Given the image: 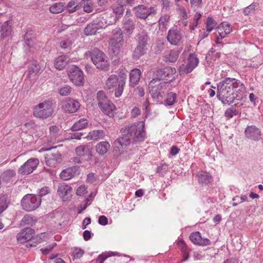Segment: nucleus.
Here are the masks:
<instances>
[{
	"instance_id": "nucleus-12",
	"label": "nucleus",
	"mask_w": 263,
	"mask_h": 263,
	"mask_svg": "<svg viewBox=\"0 0 263 263\" xmlns=\"http://www.w3.org/2000/svg\"><path fill=\"white\" fill-rule=\"evenodd\" d=\"M176 73V69L175 67H166L157 70L155 72L156 78L158 82L161 80H165L170 82L175 79V74Z\"/></svg>"
},
{
	"instance_id": "nucleus-11",
	"label": "nucleus",
	"mask_w": 263,
	"mask_h": 263,
	"mask_svg": "<svg viewBox=\"0 0 263 263\" xmlns=\"http://www.w3.org/2000/svg\"><path fill=\"white\" fill-rule=\"evenodd\" d=\"M48 153L45 155V162L46 164L50 167H56L61 163L62 155L55 147L47 149Z\"/></svg>"
},
{
	"instance_id": "nucleus-3",
	"label": "nucleus",
	"mask_w": 263,
	"mask_h": 263,
	"mask_svg": "<svg viewBox=\"0 0 263 263\" xmlns=\"http://www.w3.org/2000/svg\"><path fill=\"white\" fill-rule=\"evenodd\" d=\"M116 19L110 14L105 13L88 24L84 29V34L86 35H94L99 29L115 23Z\"/></svg>"
},
{
	"instance_id": "nucleus-9",
	"label": "nucleus",
	"mask_w": 263,
	"mask_h": 263,
	"mask_svg": "<svg viewBox=\"0 0 263 263\" xmlns=\"http://www.w3.org/2000/svg\"><path fill=\"white\" fill-rule=\"evenodd\" d=\"M67 74L70 80L77 86L84 84V78L82 71L76 65H72L67 70Z\"/></svg>"
},
{
	"instance_id": "nucleus-25",
	"label": "nucleus",
	"mask_w": 263,
	"mask_h": 263,
	"mask_svg": "<svg viewBox=\"0 0 263 263\" xmlns=\"http://www.w3.org/2000/svg\"><path fill=\"white\" fill-rule=\"evenodd\" d=\"M180 51L172 50L170 53L163 57V60L165 62L175 63L178 59Z\"/></svg>"
},
{
	"instance_id": "nucleus-38",
	"label": "nucleus",
	"mask_w": 263,
	"mask_h": 263,
	"mask_svg": "<svg viewBox=\"0 0 263 263\" xmlns=\"http://www.w3.org/2000/svg\"><path fill=\"white\" fill-rule=\"evenodd\" d=\"M195 68L187 62L179 66L178 71L180 76L191 72Z\"/></svg>"
},
{
	"instance_id": "nucleus-15",
	"label": "nucleus",
	"mask_w": 263,
	"mask_h": 263,
	"mask_svg": "<svg viewBox=\"0 0 263 263\" xmlns=\"http://www.w3.org/2000/svg\"><path fill=\"white\" fill-rule=\"evenodd\" d=\"M244 133L247 139L254 141H258L261 139V130L255 125H248Z\"/></svg>"
},
{
	"instance_id": "nucleus-35",
	"label": "nucleus",
	"mask_w": 263,
	"mask_h": 263,
	"mask_svg": "<svg viewBox=\"0 0 263 263\" xmlns=\"http://www.w3.org/2000/svg\"><path fill=\"white\" fill-rule=\"evenodd\" d=\"M198 180L199 183L202 184H208L211 182L212 177L210 174L206 172H203L197 175Z\"/></svg>"
},
{
	"instance_id": "nucleus-48",
	"label": "nucleus",
	"mask_w": 263,
	"mask_h": 263,
	"mask_svg": "<svg viewBox=\"0 0 263 263\" xmlns=\"http://www.w3.org/2000/svg\"><path fill=\"white\" fill-rule=\"evenodd\" d=\"M187 62L195 68L198 65L199 60L194 53H190L187 58Z\"/></svg>"
},
{
	"instance_id": "nucleus-30",
	"label": "nucleus",
	"mask_w": 263,
	"mask_h": 263,
	"mask_svg": "<svg viewBox=\"0 0 263 263\" xmlns=\"http://www.w3.org/2000/svg\"><path fill=\"white\" fill-rule=\"evenodd\" d=\"M121 40L119 42H108L109 45L111 47V50L112 51L114 55L117 56L119 54L121 51V48L124 45V42L121 41Z\"/></svg>"
},
{
	"instance_id": "nucleus-64",
	"label": "nucleus",
	"mask_w": 263,
	"mask_h": 263,
	"mask_svg": "<svg viewBox=\"0 0 263 263\" xmlns=\"http://www.w3.org/2000/svg\"><path fill=\"white\" fill-rule=\"evenodd\" d=\"M49 130L50 134L52 136L55 137L58 134L59 128L55 125H53L50 126Z\"/></svg>"
},
{
	"instance_id": "nucleus-36",
	"label": "nucleus",
	"mask_w": 263,
	"mask_h": 263,
	"mask_svg": "<svg viewBox=\"0 0 263 263\" xmlns=\"http://www.w3.org/2000/svg\"><path fill=\"white\" fill-rule=\"evenodd\" d=\"M230 83H232L233 89L239 88L237 92L241 91L243 92L246 90V87L245 85L241 83L239 80H237L235 78H227Z\"/></svg>"
},
{
	"instance_id": "nucleus-54",
	"label": "nucleus",
	"mask_w": 263,
	"mask_h": 263,
	"mask_svg": "<svg viewBox=\"0 0 263 263\" xmlns=\"http://www.w3.org/2000/svg\"><path fill=\"white\" fill-rule=\"evenodd\" d=\"M168 165L165 163H163L158 167L157 172L161 176H164L168 171Z\"/></svg>"
},
{
	"instance_id": "nucleus-49",
	"label": "nucleus",
	"mask_w": 263,
	"mask_h": 263,
	"mask_svg": "<svg viewBox=\"0 0 263 263\" xmlns=\"http://www.w3.org/2000/svg\"><path fill=\"white\" fill-rule=\"evenodd\" d=\"M238 114V111L234 107L227 108L224 112V116L229 119L233 117L234 116H237Z\"/></svg>"
},
{
	"instance_id": "nucleus-14",
	"label": "nucleus",
	"mask_w": 263,
	"mask_h": 263,
	"mask_svg": "<svg viewBox=\"0 0 263 263\" xmlns=\"http://www.w3.org/2000/svg\"><path fill=\"white\" fill-rule=\"evenodd\" d=\"M182 37L181 30L175 26L168 31L166 39L171 45H178L181 42Z\"/></svg>"
},
{
	"instance_id": "nucleus-58",
	"label": "nucleus",
	"mask_w": 263,
	"mask_h": 263,
	"mask_svg": "<svg viewBox=\"0 0 263 263\" xmlns=\"http://www.w3.org/2000/svg\"><path fill=\"white\" fill-rule=\"evenodd\" d=\"M50 193V190L47 186H44L40 189L39 191V195L37 196L41 198L42 197Z\"/></svg>"
},
{
	"instance_id": "nucleus-2",
	"label": "nucleus",
	"mask_w": 263,
	"mask_h": 263,
	"mask_svg": "<svg viewBox=\"0 0 263 263\" xmlns=\"http://www.w3.org/2000/svg\"><path fill=\"white\" fill-rule=\"evenodd\" d=\"M232 83H230L227 78L218 83L217 97L223 104L230 105L238 97L234 92Z\"/></svg>"
},
{
	"instance_id": "nucleus-47",
	"label": "nucleus",
	"mask_w": 263,
	"mask_h": 263,
	"mask_svg": "<svg viewBox=\"0 0 263 263\" xmlns=\"http://www.w3.org/2000/svg\"><path fill=\"white\" fill-rule=\"evenodd\" d=\"M118 254V253L112 252L103 253L99 255L97 259V262L98 263H103L104 261L108 257L112 256L117 255Z\"/></svg>"
},
{
	"instance_id": "nucleus-42",
	"label": "nucleus",
	"mask_w": 263,
	"mask_h": 263,
	"mask_svg": "<svg viewBox=\"0 0 263 263\" xmlns=\"http://www.w3.org/2000/svg\"><path fill=\"white\" fill-rule=\"evenodd\" d=\"M0 32H1V39H5L10 34L11 32V28L7 22H5L2 25V27L1 29Z\"/></svg>"
},
{
	"instance_id": "nucleus-29",
	"label": "nucleus",
	"mask_w": 263,
	"mask_h": 263,
	"mask_svg": "<svg viewBox=\"0 0 263 263\" xmlns=\"http://www.w3.org/2000/svg\"><path fill=\"white\" fill-rule=\"evenodd\" d=\"M71 191V186L65 184H60L58 186L57 192L60 196L64 198L70 194Z\"/></svg>"
},
{
	"instance_id": "nucleus-43",
	"label": "nucleus",
	"mask_w": 263,
	"mask_h": 263,
	"mask_svg": "<svg viewBox=\"0 0 263 263\" xmlns=\"http://www.w3.org/2000/svg\"><path fill=\"white\" fill-rule=\"evenodd\" d=\"M105 133L103 130H95L89 133V136L92 140H98L102 139L105 137Z\"/></svg>"
},
{
	"instance_id": "nucleus-56",
	"label": "nucleus",
	"mask_w": 263,
	"mask_h": 263,
	"mask_svg": "<svg viewBox=\"0 0 263 263\" xmlns=\"http://www.w3.org/2000/svg\"><path fill=\"white\" fill-rule=\"evenodd\" d=\"M87 188L84 185L79 186L76 191V194L78 196H82L87 193Z\"/></svg>"
},
{
	"instance_id": "nucleus-44",
	"label": "nucleus",
	"mask_w": 263,
	"mask_h": 263,
	"mask_svg": "<svg viewBox=\"0 0 263 263\" xmlns=\"http://www.w3.org/2000/svg\"><path fill=\"white\" fill-rule=\"evenodd\" d=\"M126 6L125 5H123L122 4L118 3V4L114 8L113 12L115 14V16L112 15L110 14L112 16L115 17L116 18V21L119 19V17H121V15H122L124 8V6Z\"/></svg>"
},
{
	"instance_id": "nucleus-10",
	"label": "nucleus",
	"mask_w": 263,
	"mask_h": 263,
	"mask_svg": "<svg viewBox=\"0 0 263 263\" xmlns=\"http://www.w3.org/2000/svg\"><path fill=\"white\" fill-rule=\"evenodd\" d=\"M136 17L145 20L148 16H153L157 13V9L154 7H148L144 5H139L133 8Z\"/></svg>"
},
{
	"instance_id": "nucleus-5",
	"label": "nucleus",
	"mask_w": 263,
	"mask_h": 263,
	"mask_svg": "<svg viewBox=\"0 0 263 263\" xmlns=\"http://www.w3.org/2000/svg\"><path fill=\"white\" fill-rule=\"evenodd\" d=\"M97 99L98 106L101 111L109 117H114L116 107L108 99L103 91L100 90L97 92Z\"/></svg>"
},
{
	"instance_id": "nucleus-28",
	"label": "nucleus",
	"mask_w": 263,
	"mask_h": 263,
	"mask_svg": "<svg viewBox=\"0 0 263 263\" xmlns=\"http://www.w3.org/2000/svg\"><path fill=\"white\" fill-rule=\"evenodd\" d=\"M148 50V48L137 45L133 52V58L134 60H138L144 55Z\"/></svg>"
},
{
	"instance_id": "nucleus-60",
	"label": "nucleus",
	"mask_w": 263,
	"mask_h": 263,
	"mask_svg": "<svg viewBox=\"0 0 263 263\" xmlns=\"http://www.w3.org/2000/svg\"><path fill=\"white\" fill-rule=\"evenodd\" d=\"M84 254V251L81 249H76L73 252V255L75 258H79Z\"/></svg>"
},
{
	"instance_id": "nucleus-62",
	"label": "nucleus",
	"mask_w": 263,
	"mask_h": 263,
	"mask_svg": "<svg viewBox=\"0 0 263 263\" xmlns=\"http://www.w3.org/2000/svg\"><path fill=\"white\" fill-rule=\"evenodd\" d=\"M98 222L100 225L105 226L108 223V219L104 215L100 216L98 219Z\"/></svg>"
},
{
	"instance_id": "nucleus-4",
	"label": "nucleus",
	"mask_w": 263,
	"mask_h": 263,
	"mask_svg": "<svg viewBox=\"0 0 263 263\" xmlns=\"http://www.w3.org/2000/svg\"><path fill=\"white\" fill-rule=\"evenodd\" d=\"M149 89L153 101L156 103H162L166 93V84L163 82H158L157 79H153L149 83Z\"/></svg>"
},
{
	"instance_id": "nucleus-8",
	"label": "nucleus",
	"mask_w": 263,
	"mask_h": 263,
	"mask_svg": "<svg viewBox=\"0 0 263 263\" xmlns=\"http://www.w3.org/2000/svg\"><path fill=\"white\" fill-rule=\"evenodd\" d=\"M41 203V198L34 194H27L21 200L22 209L26 211L31 212L37 209Z\"/></svg>"
},
{
	"instance_id": "nucleus-53",
	"label": "nucleus",
	"mask_w": 263,
	"mask_h": 263,
	"mask_svg": "<svg viewBox=\"0 0 263 263\" xmlns=\"http://www.w3.org/2000/svg\"><path fill=\"white\" fill-rule=\"evenodd\" d=\"M71 87L68 85H65L61 87L59 90V93L63 96H68L71 91Z\"/></svg>"
},
{
	"instance_id": "nucleus-13",
	"label": "nucleus",
	"mask_w": 263,
	"mask_h": 263,
	"mask_svg": "<svg viewBox=\"0 0 263 263\" xmlns=\"http://www.w3.org/2000/svg\"><path fill=\"white\" fill-rule=\"evenodd\" d=\"M39 164L37 158H31L24 163L18 170V173L22 175H28L33 172Z\"/></svg>"
},
{
	"instance_id": "nucleus-57",
	"label": "nucleus",
	"mask_w": 263,
	"mask_h": 263,
	"mask_svg": "<svg viewBox=\"0 0 263 263\" xmlns=\"http://www.w3.org/2000/svg\"><path fill=\"white\" fill-rule=\"evenodd\" d=\"M32 218L28 215H25L21 221L20 224L21 226H25L26 224H29L32 221Z\"/></svg>"
},
{
	"instance_id": "nucleus-39",
	"label": "nucleus",
	"mask_w": 263,
	"mask_h": 263,
	"mask_svg": "<svg viewBox=\"0 0 263 263\" xmlns=\"http://www.w3.org/2000/svg\"><path fill=\"white\" fill-rule=\"evenodd\" d=\"M88 125V121L86 119H81L71 127L72 131H77L85 128Z\"/></svg>"
},
{
	"instance_id": "nucleus-52",
	"label": "nucleus",
	"mask_w": 263,
	"mask_h": 263,
	"mask_svg": "<svg viewBox=\"0 0 263 263\" xmlns=\"http://www.w3.org/2000/svg\"><path fill=\"white\" fill-rule=\"evenodd\" d=\"M40 70V66L36 61L33 62L31 66L28 69L29 75L33 73H38Z\"/></svg>"
},
{
	"instance_id": "nucleus-34",
	"label": "nucleus",
	"mask_w": 263,
	"mask_h": 263,
	"mask_svg": "<svg viewBox=\"0 0 263 263\" xmlns=\"http://www.w3.org/2000/svg\"><path fill=\"white\" fill-rule=\"evenodd\" d=\"M16 175L15 171L13 170H8L3 172L1 177L3 181L6 182H10L12 178Z\"/></svg>"
},
{
	"instance_id": "nucleus-19",
	"label": "nucleus",
	"mask_w": 263,
	"mask_h": 263,
	"mask_svg": "<svg viewBox=\"0 0 263 263\" xmlns=\"http://www.w3.org/2000/svg\"><path fill=\"white\" fill-rule=\"evenodd\" d=\"M80 167L73 166L63 171L60 174V178L64 180H68L80 174Z\"/></svg>"
},
{
	"instance_id": "nucleus-63",
	"label": "nucleus",
	"mask_w": 263,
	"mask_h": 263,
	"mask_svg": "<svg viewBox=\"0 0 263 263\" xmlns=\"http://www.w3.org/2000/svg\"><path fill=\"white\" fill-rule=\"evenodd\" d=\"M141 114V110L137 107H135L131 111V115L133 118H136Z\"/></svg>"
},
{
	"instance_id": "nucleus-32",
	"label": "nucleus",
	"mask_w": 263,
	"mask_h": 263,
	"mask_svg": "<svg viewBox=\"0 0 263 263\" xmlns=\"http://www.w3.org/2000/svg\"><path fill=\"white\" fill-rule=\"evenodd\" d=\"M148 36L146 33L142 32L137 35V45L144 47H147Z\"/></svg>"
},
{
	"instance_id": "nucleus-31",
	"label": "nucleus",
	"mask_w": 263,
	"mask_h": 263,
	"mask_svg": "<svg viewBox=\"0 0 263 263\" xmlns=\"http://www.w3.org/2000/svg\"><path fill=\"white\" fill-rule=\"evenodd\" d=\"M79 4V1L78 0H71L68 2L67 6H65V8H66V11L71 13L80 9Z\"/></svg>"
},
{
	"instance_id": "nucleus-18",
	"label": "nucleus",
	"mask_w": 263,
	"mask_h": 263,
	"mask_svg": "<svg viewBox=\"0 0 263 263\" xmlns=\"http://www.w3.org/2000/svg\"><path fill=\"white\" fill-rule=\"evenodd\" d=\"M189 238L191 241L196 245L206 246L211 245L210 240L206 238H202L201 233L199 232L192 233Z\"/></svg>"
},
{
	"instance_id": "nucleus-50",
	"label": "nucleus",
	"mask_w": 263,
	"mask_h": 263,
	"mask_svg": "<svg viewBox=\"0 0 263 263\" xmlns=\"http://www.w3.org/2000/svg\"><path fill=\"white\" fill-rule=\"evenodd\" d=\"M257 6V3H253L251 4L244 9L243 13L245 15H249L251 13H254L255 11V9Z\"/></svg>"
},
{
	"instance_id": "nucleus-22",
	"label": "nucleus",
	"mask_w": 263,
	"mask_h": 263,
	"mask_svg": "<svg viewBox=\"0 0 263 263\" xmlns=\"http://www.w3.org/2000/svg\"><path fill=\"white\" fill-rule=\"evenodd\" d=\"M141 72L139 69H132L129 73V86L134 87L139 82Z\"/></svg>"
},
{
	"instance_id": "nucleus-55",
	"label": "nucleus",
	"mask_w": 263,
	"mask_h": 263,
	"mask_svg": "<svg viewBox=\"0 0 263 263\" xmlns=\"http://www.w3.org/2000/svg\"><path fill=\"white\" fill-rule=\"evenodd\" d=\"M221 26L219 27L222 28V31L225 33V34H229L232 31V28L230 24L227 23H222L221 24Z\"/></svg>"
},
{
	"instance_id": "nucleus-41",
	"label": "nucleus",
	"mask_w": 263,
	"mask_h": 263,
	"mask_svg": "<svg viewBox=\"0 0 263 263\" xmlns=\"http://www.w3.org/2000/svg\"><path fill=\"white\" fill-rule=\"evenodd\" d=\"M177 95L176 93L170 92L167 94L166 99L164 100V104L166 106H172L177 101Z\"/></svg>"
},
{
	"instance_id": "nucleus-61",
	"label": "nucleus",
	"mask_w": 263,
	"mask_h": 263,
	"mask_svg": "<svg viewBox=\"0 0 263 263\" xmlns=\"http://www.w3.org/2000/svg\"><path fill=\"white\" fill-rule=\"evenodd\" d=\"M170 20V16L167 14H164L162 16L159 20V24L164 25L165 24L168 22Z\"/></svg>"
},
{
	"instance_id": "nucleus-16",
	"label": "nucleus",
	"mask_w": 263,
	"mask_h": 263,
	"mask_svg": "<svg viewBox=\"0 0 263 263\" xmlns=\"http://www.w3.org/2000/svg\"><path fill=\"white\" fill-rule=\"evenodd\" d=\"M61 105L62 108L68 113L77 112L80 107V103L78 101L71 98L64 100Z\"/></svg>"
},
{
	"instance_id": "nucleus-33",
	"label": "nucleus",
	"mask_w": 263,
	"mask_h": 263,
	"mask_svg": "<svg viewBox=\"0 0 263 263\" xmlns=\"http://www.w3.org/2000/svg\"><path fill=\"white\" fill-rule=\"evenodd\" d=\"M80 9L83 8V10L86 13L91 12L93 10V5L91 0H81L79 2Z\"/></svg>"
},
{
	"instance_id": "nucleus-1",
	"label": "nucleus",
	"mask_w": 263,
	"mask_h": 263,
	"mask_svg": "<svg viewBox=\"0 0 263 263\" xmlns=\"http://www.w3.org/2000/svg\"><path fill=\"white\" fill-rule=\"evenodd\" d=\"M144 126V122L142 121L122 128L120 130L121 136L115 140V143L121 146H127L130 143L134 144L144 141L146 138Z\"/></svg>"
},
{
	"instance_id": "nucleus-40",
	"label": "nucleus",
	"mask_w": 263,
	"mask_h": 263,
	"mask_svg": "<svg viewBox=\"0 0 263 263\" xmlns=\"http://www.w3.org/2000/svg\"><path fill=\"white\" fill-rule=\"evenodd\" d=\"M65 9L63 3H57L49 7V11L53 14H58L62 12Z\"/></svg>"
},
{
	"instance_id": "nucleus-24",
	"label": "nucleus",
	"mask_w": 263,
	"mask_h": 263,
	"mask_svg": "<svg viewBox=\"0 0 263 263\" xmlns=\"http://www.w3.org/2000/svg\"><path fill=\"white\" fill-rule=\"evenodd\" d=\"M118 78L115 74L110 76L106 81L105 87L108 90L114 89L119 85Z\"/></svg>"
},
{
	"instance_id": "nucleus-51",
	"label": "nucleus",
	"mask_w": 263,
	"mask_h": 263,
	"mask_svg": "<svg viewBox=\"0 0 263 263\" xmlns=\"http://www.w3.org/2000/svg\"><path fill=\"white\" fill-rule=\"evenodd\" d=\"M216 25V22L212 17H208L206 22V31H211Z\"/></svg>"
},
{
	"instance_id": "nucleus-26",
	"label": "nucleus",
	"mask_w": 263,
	"mask_h": 263,
	"mask_svg": "<svg viewBox=\"0 0 263 263\" xmlns=\"http://www.w3.org/2000/svg\"><path fill=\"white\" fill-rule=\"evenodd\" d=\"M110 144L107 141H102L98 143L96 146V149L98 153L101 155L106 154L110 148Z\"/></svg>"
},
{
	"instance_id": "nucleus-23",
	"label": "nucleus",
	"mask_w": 263,
	"mask_h": 263,
	"mask_svg": "<svg viewBox=\"0 0 263 263\" xmlns=\"http://www.w3.org/2000/svg\"><path fill=\"white\" fill-rule=\"evenodd\" d=\"M69 58L66 55L58 57L54 62V67L59 70L63 69L69 61Z\"/></svg>"
},
{
	"instance_id": "nucleus-45",
	"label": "nucleus",
	"mask_w": 263,
	"mask_h": 263,
	"mask_svg": "<svg viewBox=\"0 0 263 263\" xmlns=\"http://www.w3.org/2000/svg\"><path fill=\"white\" fill-rule=\"evenodd\" d=\"M75 152L78 156L82 157L89 153V149L87 145H81L76 148Z\"/></svg>"
},
{
	"instance_id": "nucleus-46",
	"label": "nucleus",
	"mask_w": 263,
	"mask_h": 263,
	"mask_svg": "<svg viewBox=\"0 0 263 263\" xmlns=\"http://www.w3.org/2000/svg\"><path fill=\"white\" fill-rule=\"evenodd\" d=\"M8 204L7 196L0 194V215L7 208Z\"/></svg>"
},
{
	"instance_id": "nucleus-27",
	"label": "nucleus",
	"mask_w": 263,
	"mask_h": 263,
	"mask_svg": "<svg viewBox=\"0 0 263 263\" xmlns=\"http://www.w3.org/2000/svg\"><path fill=\"white\" fill-rule=\"evenodd\" d=\"M112 37L109 39V42H119L120 40L121 41L124 42L123 35V31L119 27H117L112 32Z\"/></svg>"
},
{
	"instance_id": "nucleus-37",
	"label": "nucleus",
	"mask_w": 263,
	"mask_h": 263,
	"mask_svg": "<svg viewBox=\"0 0 263 263\" xmlns=\"http://www.w3.org/2000/svg\"><path fill=\"white\" fill-rule=\"evenodd\" d=\"M178 245L181 248L180 250L183 255V259L182 261L187 260L189 258V251L186 245L183 240H179Z\"/></svg>"
},
{
	"instance_id": "nucleus-20",
	"label": "nucleus",
	"mask_w": 263,
	"mask_h": 263,
	"mask_svg": "<svg viewBox=\"0 0 263 263\" xmlns=\"http://www.w3.org/2000/svg\"><path fill=\"white\" fill-rule=\"evenodd\" d=\"M123 29L125 32L130 35L133 33L135 28V21L133 17H128L127 16L124 17L122 21Z\"/></svg>"
},
{
	"instance_id": "nucleus-6",
	"label": "nucleus",
	"mask_w": 263,
	"mask_h": 263,
	"mask_svg": "<svg viewBox=\"0 0 263 263\" xmlns=\"http://www.w3.org/2000/svg\"><path fill=\"white\" fill-rule=\"evenodd\" d=\"M53 100L48 99L35 106L33 109V116L41 119H47L54 112Z\"/></svg>"
},
{
	"instance_id": "nucleus-7",
	"label": "nucleus",
	"mask_w": 263,
	"mask_h": 263,
	"mask_svg": "<svg viewBox=\"0 0 263 263\" xmlns=\"http://www.w3.org/2000/svg\"><path fill=\"white\" fill-rule=\"evenodd\" d=\"M86 54H89L93 63L98 69L108 70L109 63L106 55L101 50L94 49L91 51H88Z\"/></svg>"
},
{
	"instance_id": "nucleus-59",
	"label": "nucleus",
	"mask_w": 263,
	"mask_h": 263,
	"mask_svg": "<svg viewBox=\"0 0 263 263\" xmlns=\"http://www.w3.org/2000/svg\"><path fill=\"white\" fill-rule=\"evenodd\" d=\"M72 42L69 39L62 41L60 43V46L62 48L65 49L71 46Z\"/></svg>"
},
{
	"instance_id": "nucleus-17",
	"label": "nucleus",
	"mask_w": 263,
	"mask_h": 263,
	"mask_svg": "<svg viewBox=\"0 0 263 263\" xmlns=\"http://www.w3.org/2000/svg\"><path fill=\"white\" fill-rule=\"evenodd\" d=\"M35 234V231L31 228H25L21 230L17 235V240L23 243L30 240Z\"/></svg>"
},
{
	"instance_id": "nucleus-21",
	"label": "nucleus",
	"mask_w": 263,
	"mask_h": 263,
	"mask_svg": "<svg viewBox=\"0 0 263 263\" xmlns=\"http://www.w3.org/2000/svg\"><path fill=\"white\" fill-rule=\"evenodd\" d=\"M120 80L119 81L118 87L115 90V95L116 97H120L123 93L124 86L126 83L127 75L123 70L119 72Z\"/></svg>"
}]
</instances>
